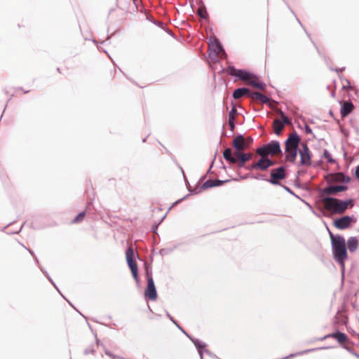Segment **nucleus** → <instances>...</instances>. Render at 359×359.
Returning a JSON list of instances; mask_svg holds the SVG:
<instances>
[{
    "mask_svg": "<svg viewBox=\"0 0 359 359\" xmlns=\"http://www.w3.org/2000/svg\"><path fill=\"white\" fill-rule=\"evenodd\" d=\"M333 259L339 264L341 272V280H344L345 273V262L348 259V252L345 238H337L331 245Z\"/></svg>",
    "mask_w": 359,
    "mask_h": 359,
    "instance_id": "f257e3e1",
    "label": "nucleus"
},
{
    "mask_svg": "<svg viewBox=\"0 0 359 359\" xmlns=\"http://www.w3.org/2000/svg\"><path fill=\"white\" fill-rule=\"evenodd\" d=\"M224 158L229 163L234 164L237 162L238 158V168H245V163L250 161L252 155L251 153H243L242 151H235V155L233 154V151L230 147L226 148L223 151Z\"/></svg>",
    "mask_w": 359,
    "mask_h": 359,
    "instance_id": "f03ea898",
    "label": "nucleus"
},
{
    "mask_svg": "<svg viewBox=\"0 0 359 359\" xmlns=\"http://www.w3.org/2000/svg\"><path fill=\"white\" fill-rule=\"evenodd\" d=\"M348 189V186L345 184H328L325 187L320 189L318 191V194L321 201L325 204L326 197H333L332 196L337 195L339 192L346 191Z\"/></svg>",
    "mask_w": 359,
    "mask_h": 359,
    "instance_id": "7ed1b4c3",
    "label": "nucleus"
},
{
    "mask_svg": "<svg viewBox=\"0 0 359 359\" xmlns=\"http://www.w3.org/2000/svg\"><path fill=\"white\" fill-rule=\"evenodd\" d=\"M222 53L226 55L225 50L216 36H210L208 44V57L212 61H217L218 55Z\"/></svg>",
    "mask_w": 359,
    "mask_h": 359,
    "instance_id": "20e7f679",
    "label": "nucleus"
},
{
    "mask_svg": "<svg viewBox=\"0 0 359 359\" xmlns=\"http://www.w3.org/2000/svg\"><path fill=\"white\" fill-rule=\"evenodd\" d=\"M326 203L325 208L334 213L342 214L348 208L344 200H341L335 197H326Z\"/></svg>",
    "mask_w": 359,
    "mask_h": 359,
    "instance_id": "39448f33",
    "label": "nucleus"
},
{
    "mask_svg": "<svg viewBox=\"0 0 359 359\" xmlns=\"http://www.w3.org/2000/svg\"><path fill=\"white\" fill-rule=\"evenodd\" d=\"M127 264L131 271L137 285H140V280L138 273V266L135 257V252L133 248H128L126 250Z\"/></svg>",
    "mask_w": 359,
    "mask_h": 359,
    "instance_id": "423d86ee",
    "label": "nucleus"
},
{
    "mask_svg": "<svg viewBox=\"0 0 359 359\" xmlns=\"http://www.w3.org/2000/svg\"><path fill=\"white\" fill-rule=\"evenodd\" d=\"M226 72L229 75L235 77L236 80H241L245 81L248 79L252 78H255L257 79H259V76L253 74L252 72L244 69H236L233 65H229L226 68Z\"/></svg>",
    "mask_w": 359,
    "mask_h": 359,
    "instance_id": "0eeeda50",
    "label": "nucleus"
},
{
    "mask_svg": "<svg viewBox=\"0 0 359 359\" xmlns=\"http://www.w3.org/2000/svg\"><path fill=\"white\" fill-rule=\"evenodd\" d=\"M252 142L253 138L251 136L245 137L243 134H238L233 138L232 147L235 151H243L249 149Z\"/></svg>",
    "mask_w": 359,
    "mask_h": 359,
    "instance_id": "6e6552de",
    "label": "nucleus"
},
{
    "mask_svg": "<svg viewBox=\"0 0 359 359\" xmlns=\"http://www.w3.org/2000/svg\"><path fill=\"white\" fill-rule=\"evenodd\" d=\"M301 140V136L296 131H294L285 140V151H299L301 149L299 145L302 143Z\"/></svg>",
    "mask_w": 359,
    "mask_h": 359,
    "instance_id": "1a4fd4ad",
    "label": "nucleus"
},
{
    "mask_svg": "<svg viewBox=\"0 0 359 359\" xmlns=\"http://www.w3.org/2000/svg\"><path fill=\"white\" fill-rule=\"evenodd\" d=\"M301 149L299 150L300 161L297 165L300 166H311L312 165V154L309 149V147L306 142L301 144Z\"/></svg>",
    "mask_w": 359,
    "mask_h": 359,
    "instance_id": "9d476101",
    "label": "nucleus"
},
{
    "mask_svg": "<svg viewBox=\"0 0 359 359\" xmlns=\"http://www.w3.org/2000/svg\"><path fill=\"white\" fill-rule=\"evenodd\" d=\"M286 168L287 165H280L277 168L271 170L270 173L271 177L270 179L267 180V182L273 185L281 186L283 184H281L279 181L286 178Z\"/></svg>",
    "mask_w": 359,
    "mask_h": 359,
    "instance_id": "9b49d317",
    "label": "nucleus"
},
{
    "mask_svg": "<svg viewBox=\"0 0 359 359\" xmlns=\"http://www.w3.org/2000/svg\"><path fill=\"white\" fill-rule=\"evenodd\" d=\"M357 221L354 215H344L334 220V226L339 229L344 230L351 226L352 224Z\"/></svg>",
    "mask_w": 359,
    "mask_h": 359,
    "instance_id": "f8f14e48",
    "label": "nucleus"
},
{
    "mask_svg": "<svg viewBox=\"0 0 359 359\" xmlns=\"http://www.w3.org/2000/svg\"><path fill=\"white\" fill-rule=\"evenodd\" d=\"M144 297L150 301H154L158 297V294L153 278L147 279V287L144 291Z\"/></svg>",
    "mask_w": 359,
    "mask_h": 359,
    "instance_id": "ddd939ff",
    "label": "nucleus"
},
{
    "mask_svg": "<svg viewBox=\"0 0 359 359\" xmlns=\"http://www.w3.org/2000/svg\"><path fill=\"white\" fill-rule=\"evenodd\" d=\"M252 93L249 88L241 87L235 89L232 95L234 99L237 100L244 96L252 97Z\"/></svg>",
    "mask_w": 359,
    "mask_h": 359,
    "instance_id": "4468645a",
    "label": "nucleus"
},
{
    "mask_svg": "<svg viewBox=\"0 0 359 359\" xmlns=\"http://www.w3.org/2000/svg\"><path fill=\"white\" fill-rule=\"evenodd\" d=\"M266 147L270 156H273L276 154H283L280 144L278 140H271L266 144Z\"/></svg>",
    "mask_w": 359,
    "mask_h": 359,
    "instance_id": "2eb2a0df",
    "label": "nucleus"
},
{
    "mask_svg": "<svg viewBox=\"0 0 359 359\" xmlns=\"http://www.w3.org/2000/svg\"><path fill=\"white\" fill-rule=\"evenodd\" d=\"M229 182V180H211L209 179L206 180L203 184L201 185L202 189H208L210 188L220 187L223 184H224L226 182Z\"/></svg>",
    "mask_w": 359,
    "mask_h": 359,
    "instance_id": "dca6fc26",
    "label": "nucleus"
},
{
    "mask_svg": "<svg viewBox=\"0 0 359 359\" xmlns=\"http://www.w3.org/2000/svg\"><path fill=\"white\" fill-rule=\"evenodd\" d=\"M276 162L268 158V157H261L259 160L257 161V165L259 170H266L270 167L274 165Z\"/></svg>",
    "mask_w": 359,
    "mask_h": 359,
    "instance_id": "f3484780",
    "label": "nucleus"
},
{
    "mask_svg": "<svg viewBox=\"0 0 359 359\" xmlns=\"http://www.w3.org/2000/svg\"><path fill=\"white\" fill-rule=\"evenodd\" d=\"M354 109L353 104L351 101H345L341 106L340 114L344 118L351 114Z\"/></svg>",
    "mask_w": 359,
    "mask_h": 359,
    "instance_id": "a211bd4d",
    "label": "nucleus"
},
{
    "mask_svg": "<svg viewBox=\"0 0 359 359\" xmlns=\"http://www.w3.org/2000/svg\"><path fill=\"white\" fill-rule=\"evenodd\" d=\"M330 336L331 338L337 340L341 346L344 345V342L348 341V337L347 335L339 330H336L335 332L330 333Z\"/></svg>",
    "mask_w": 359,
    "mask_h": 359,
    "instance_id": "6ab92c4d",
    "label": "nucleus"
},
{
    "mask_svg": "<svg viewBox=\"0 0 359 359\" xmlns=\"http://www.w3.org/2000/svg\"><path fill=\"white\" fill-rule=\"evenodd\" d=\"M346 245V248L348 249V250L351 252H353L358 248V241L355 236H351L348 239Z\"/></svg>",
    "mask_w": 359,
    "mask_h": 359,
    "instance_id": "aec40b11",
    "label": "nucleus"
},
{
    "mask_svg": "<svg viewBox=\"0 0 359 359\" xmlns=\"http://www.w3.org/2000/svg\"><path fill=\"white\" fill-rule=\"evenodd\" d=\"M193 344L196 346L201 359H203V350L206 347V344L198 339L193 340Z\"/></svg>",
    "mask_w": 359,
    "mask_h": 359,
    "instance_id": "412c9836",
    "label": "nucleus"
},
{
    "mask_svg": "<svg viewBox=\"0 0 359 359\" xmlns=\"http://www.w3.org/2000/svg\"><path fill=\"white\" fill-rule=\"evenodd\" d=\"M285 126L280 123V119H275L273 122V129L274 133L277 136H280L282 134V132L284 129Z\"/></svg>",
    "mask_w": 359,
    "mask_h": 359,
    "instance_id": "4be33fe9",
    "label": "nucleus"
},
{
    "mask_svg": "<svg viewBox=\"0 0 359 359\" xmlns=\"http://www.w3.org/2000/svg\"><path fill=\"white\" fill-rule=\"evenodd\" d=\"M153 257H151L150 262H148L147 261H144V269L145 272V276L146 279L147 278H153L152 276V263Z\"/></svg>",
    "mask_w": 359,
    "mask_h": 359,
    "instance_id": "5701e85b",
    "label": "nucleus"
},
{
    "mask_svg": "<svg viewBox=\"0 0 359 359\" xmlns=\"http://www.w3.org/2000/svg\"><path fill=\"white\" fill-rule=\"evenodd\" d=\"M285 159L287 162L294 163L296 162L297 154H299V151H285Z\"/></svg>",
    "mask_w": 359,
    "mask_h": 359,
    "instance_id": "b1692460",
    "label": "nucleus"
},
{
    "mask_svg": "<svg viewBox=\"0 0 359 359\" xmlns=\"http://www.w3.org/2000/svg\"><path fill=\"white\" fill-rule=\"evenodd\" d=\"M200 1L201 5L197 10L196 13L201 19L208 20V13L207 12L206 7L201 0Z\"/></svg>",
    "mask_w": 359,
    "mask_h": 359,
    "instance_id": "393cba45",
    "label": "nucleus"
},
{
    "mask_svg": "<svg viewBox=\"0 0 359 359\" xmlns=\"http://www.w3.org/2000/svg\"><path fill=\"white\" fill-rule=\"evenodd\" d=\"M91 203L92 202H88L87 203V205L86 207V209L83 210V211H81V212H79L75 217L74 219L72 220V223H79L81 222H82L86 216V212L87 211V210L88 209V208L91 205Z\"/></svg>",
    "mask_w": 359,
    "mask_h": 359,
    "instance_id": "a878e982",
    "label": "nucleus"
},
{
    "mask_svg": "<svg viewBox=\"0 0 359 359\" xmlns=\"http://www.w3.org/2000/svg\"><path fill=\"white\" fill-rule=\"evenodd\" d=\"M252 97L260 100L264 104L267 103L270 100L268 96L264 95L259 92H253L252 94Z\"/></svg>",
    "mask_w": 359,
    "mask_h": 359,
    "instance_id": "bb28decb",
    "label": "nucleus"
},
{
    "mask_svg": "<svg viewBox=\"0 0 359 359\" xmlns=\"http://www.w3.org/2000/svg\"><path fill=\"white\" fill-rule=\"evenodd\" d=\"M278 114L281 117L280 123L285 126V125H290L292 123L291 120L285 115L284 111L281 109L278 110Z\"/></svg>",
    "mask_w": 359,
    "mask_h": 359,
    "instance_id": "cd10ccee",
    "label": "nucleus"
},
{
    "mask_svg": "<svg viewBox=\"0 0 359 359\" xmlns=\"http://www.w3.org/2000/svg\"><path fill=\"white\" fill-rule=\"evenodd\" d=\"M256 152L261 156V157H264L266 155H269V150L266 147V144L258 147L256 149Z\"/></svg>",
    "mask_w": 359,
    "mask_h": 359,
    "instance_id": "c85d7f7f",
    "label": "nucleus"
},
{
    "mask_svg": "<svg viewBox=\"0 0 359 359\" xmlns=\"http://www.w3.org/2000/svg\"><path fill=\"white\" fill-rule=\"evenodd\" d=\"M337 175L338 176H341V184H345L346 185V184L349 183L351 180V178L346 175L345 173H344L343 172H337Z\"/></svg>",
    "mask_w": 359,
    "mask_h": 359,
    "instance_id": "c756f323",
    "label": "nucleus"
},
{
    "mask_svg": "<svg viewBox=\"0 0 359 359\" xmlns=\"http://www.w3.org/2000/svg\"><path fill=\"white\" fill-rule=\"evenodd\" d=\"M201 182V181L200 180L194 189H191V188L188 187V190H189L190 194H197L201 193V191L205 190V189H201V186H200Z\"/></svg>",
    "mask_w": 359,
    "mask_h": 359,
    "instance_id": "7c9ffc66",
    "label": "nucleus"
},
{
    "mask_svg": "<svg viewBox=\"0 0 359 359\" xmlns=\"http://www.w3.org/2000/svg\"><path fill=\"white\" fill-rule=\"evenodd\" d=\"M323 156L327 159V161L330 163H336V160L332 157L331 154L327 149H324Z\"/></svg>",
    "mask_w": 359,
    "mask_h": 359,
    "instance_id": "2f4dec72",
    "label": "nucleus"
},
{
    "mask_svg": "<svg viewBox=\"0 0 359 359\" xmlns=\"http://www.w3.org/2000/svg\"><path fill=\"white\" fill-rule=\"evenodd\" d=\"M166 316L182 333H185V330L183 329V327L177 323L176 320L173 318V317L171 316V315L168 311H166Z\"/></svg>",
    "mask_w": 359,
    "mask_h": 359,
    "instance_id": "473e14b6",
    "label": "nucleus"
},
{
    "mask_svg": "<svg viewBox=\"0 0 359 359\" xmlns=\"http://www.w3.org/2000/svg\"><path fill=\"white\" fill-rule=\"evenodd\" d=\"M281 187H283L287 193H289L290 194H291L292 196H294L295 198L302 201L303 202L306 203L304 201V200L302 199L298 195H297L290 187H288L286 185H284V184H282L280 186Z\"/></svg>",
    "mask_w": 359,
    "mask_h": 359,
    "instance_id": "72a5a7b5",
    "label": "nucleus"
},
{
    "mask_svg": "<svg viewBox=\"0 0 359 359\" xmlns=\"http://www.w3.org/2000/svg\"><path fill=\"white\" fill-rule=\"evenodd\" d=\"M287 7L289 8V10L290 11V12L292 13V15H294L297 22L300 25V26L304 29V32L306 33L308 37H310V34L309 33H307L306 29L304 28V27L303 26L302 23L301 22L300 20L297 18V16L296 15L294 11H293L292 8H290V6L287 4Z\"/></svg>",
    "mask_w": 359,
    "mask_h": 359,
    "instance_id": "f704fd0d",
    "label": "nucleus"
},
{
    "mask_svg": "<svg viewBox=\"0 0 359 359\" xmlns=\"http://www.w3.org/2000/svg\"><path fill=\"white\" fill-rule=\"evenodd\" d=\"M95 344H92L88 347H87L83 351L84 355L95 354Z\"/></svg>",
    "mask_w": 359,
    "mask_h": 359,
    "instance_id": "c9c22d12",
    "label": "nucleus"
},
{
    "mask_svg": "<svg viewBox=\"0 0 359 359\" xmlns=\"http://www.w3.org/2000/svg\"><path fill=\"white\" fill-rule=\"evenodd\" d=\"M340 79L342 82H345L347 84L346 86L343 85L342 89H344V90L346 89L348 90H353V87H352L348 79H347L346 78H340Z\"/></svg>",
    "mask_w": 359,
    "mask_h": 359,
    "instance_id": "e433bc0d",
    "label": "nucleus"
},
{
    "mask_svg": "<svg viewBox=\"0 0 359 359\" xmlns=\"http://www.w3.org/2000/svg\"><path fill=\"white\" fill-rule=\"evenodd\" d=\"M342 348L346 349L348 352L355 356L356 358H359V354H358L353 348H350L349 346L346 345L342 346Z\"/></svg>",
    "mask_w": 359,
    "mask_h": 359,
    "instance_id": "4c0bfd02",
    "label": "nucleus"
},
{
    "mask_svg": "<svg viewBox=\"0 0 359 359\" xmlns=\"http://www.w3.org/2000/svg\"><path fill=\"white\" fill-rule=\"evenodd\" d=\"M215 157L213 158V160L211 162V165L209 168V169L208 170L207 172L205 175H203L201 177V181H203L208 175L210 174L212 172V168L213 167V164H214V162H215Z\"/></svg>",
    "mask_w": 359,
    "mask_h": 359,
    "instance_id": "58836bf2",
    "label": "nucleus"
},
{
    "mask_svg": "<svg viewBox=\"0 0 359 359\" xmlns=\"http://www.w3.org/2000/svg\"><path fill=\"white\" fill-rule=\"evenodd\" d=\"M228 124L229 126V128H230L231 131L233 132L235 127H236L235 119L234 118L231 119V118H228Z\"/></svg>",
    "mask_w": 359,
    "mask_h": 359,
    "instance_id": "ea45409f",
    "label": "nucleus"
},
{
    "mask_svg": "<svg viewBox=\"0 0 359 359\" xmlns=\"http://www.w3.org/2000/svg\"><path fill=\"white\" fill-rule=\"evenodd\" d=\"M328 231H329V235H330V237L331 239V245L333 244V241L336 240L337 238H344V237L341 235H339V234L334 235L329 229H328Z\"/></svg>",
    "mask_w": 359,
    "mask_h": 359,
    "instance_id": "a19ab883",
    "label": "nucleus"
},
{
    "mask_svg": "<svg viewBox=\"0 0 359 359\" xmlns=\"http://www.w3.org/2000/svg\"><path fill=\"white\" fill-rule=\"evenodd\" d=\"M237 113L236 108L234 105H233L231 109L229 112V118H231L235 119V114Z\"/></svg>",
    "mask_w": 359,
    "mask_h": 359,
    "instance_id": "79ce46f5",
    "label": "nucleus"
},
{
    "mask_svg": "<svg viewBox=\"0 0 359 359\" xmlns=\"http://www.w3.org/2000/svg\"><path fill=\"white\" fill-rule=\"evenodd\" d=\"M104 353H105L107 355H108L109 357H110V358H113V359L118 358H121V357H118V355H115V354L112 353L111 351H109L108 349H107V348H104Z\"/></svg>",
    "mask_w": 359,
    "mask_h": 359,
    "instance_id": "37998d69",
    "label": "nucleus"
},
{
    "mask_svg": "<svg viewBox=\"0 0 359 359\" xmlns=\"http://www.w3.org/2000/svg\"><path fill=\"white\" fill-rule=\"evenodd\" d=\"M266 85L265 83L262 81H257V84L255 88L259 90H264L266 88Z\"/></svg>",
    "mask_w": 359,
    "mask_h": 359,
    "instance_id": "c03bdc74",
    "label": "nucleus"
},
{
    "mask_svg": "<svg viewBox=\"0 0 359 359\" xmlns=\"http://www.w3.org/2000/svg\"><path fill=\"white\" fill-rule=\"evenodd\" d=\"M344 201H345V202L346 203V205L349 208H353L354 206V205H355L354 200L353 198H348V199H346V200H344Z\"/></svg>",
    "mask_w": 359,
    "mask_h": 359,
    "instance_id": "a18cd8bd",
    "label": "nucleus"
},
{
    "mask_svg": "<svg viewBox=\"0 0 359 359\" xmlns=\"http://www.w3.org/2000/svg\"><path fill=\"white\" fill-rule=\"evenodd\" d=\"M245 168L248 170H259V167H258V165H257V162L255 163H253L250 165H248V166H245Z\"/></svg>",
    "mask_w": 359,
    "mask_h": 359,
    "instance_id": "49530a36",
    "label": "nucleus"
},
{
    "mask_svg": "<svg viewBox=\"0 0 359 359\" xmlns=\"http://www.w3.org/2000/svg\"><path fill=\"white\" fill-rule=\"evenodd\" d=\"M255 180H264V181H266L267 182V180L266 177H265V175H262V174H257L256 175H254L252 177Z\"/></svg>",
    "mask_w": 359,
    "mask_h": 359,
    "instance_id": "de8ad7c7",
    "label": "nucleus"
},
{
    "mask_svg": "<svg viewBox=\"0 0 359 359\" xmlns=\"http://www.w3.org/2000/svg\"><path fill=\"white\" fill-rule=\"evenodd\" d=\"M257 81H256V80H252L250 79L245 81V82L248 85H249L250 86L254 87V88H255V86H256Z\"/></svg>",
    "mask_w": 359,
    "mask_h": 359,
    "instance_id": "09e8293b",
    "label": "nucleus"
},
{
    "mask_svg": "<svg viewBox=\"0 0 359 359\" xmlns=\"http://www.w3.org/2000/svg\"><path fill=\"white\" fill-rule=\"evenodd\" d=\"M304 130L306 134L313 135L311 128L306 123L304 125ZM314 137V135H313Z\"/></svg>",
    "mask_w": 359,
    "mask_h": 359,
    "instance_id": "8fccbe9b",
    "label": "nucleus"
},
{
    "mask_svg": "<svg viewBox=\"0 0 359 359\" xmlns=\"http://www.w3.org/2000/svg\"><path fill=\"white\" fill-rule=\"evenodd\" d=\"M331 175L332 176V178L331 179V182H341V176H338L337 173L334 175V174H331Z\"/></svg>",
    "mask_w": 359,
    "mask_h": 359,
    "instance_id": "3c124183",
    "label": "nucleus"
},
{
    "mask_svg": "<svg viewBox=\"0 0 359 359\" xmlns=\"http://www.w3.org/2000/svg\"><path fill=\"white\" fill-rule=\"evenodd\" d=\"M172 250H169L168 248H163L159 251L160 255L162 256L168 255L169 252H170Z\"/></svg>",
    "mask_w": 359,
    "mask_h": 359,
    "instance_id": "603ef678",
    "label": "nucleus"
},
{
    "mask_svg": "<svg viewBox=\"0 0 359 359\" xmlns=\"http://www.w3.org/2000/svg\"><path fill=\"white\" fill-rule=\"evenodd\" d=\"M88 325L89 327V328L90 329L91 332L93 333V334L95 335V339H96V345H99L100 344V340L97 339V333L96 332H94L92 327H91V325H90V323H88Z\"/></svg>",
    "mask_w": 359,
    "mask_h": 359,
    "instance_id": "864d4df0",
    "label": "nucleus"
},
{
    "mask_svg": "<svg viewBox=\"0 0 359 359\" xmlns=\"http://www.w3.org/2000/svg\"><path fill=\"white\" fill-rule=\"evenodd\" d=\"M159 226V223H157L156 224H154L152 225L151 226V231L155 233V234H158L157 233V230H158V227Z\"/></svg>",
    "mask_w": 359,
    "mask_h": 359,
    "instance_id": "5fc2aeb1",
    "label": "nucleus"
},
{
    "mask_svg": "<svg viewBox=\"0 0 359 359\" xmlns=\"http://www.w3.org/2000/svg\"><path fill=\"white\" fill-rule=\"evenodd\" d=\"M354 176L357 180H359V165L355 167Z\"/></svg>",
    "mask_w": 359,
    "mask_h": 359,
    "instance_id": "6e6d98bb",
    "label": "nucleus"
},
{
    "mask_svg": "<svg viewBox=\"0 0 359 359\" xmlns=\"http://www.w3.org/2000/svg\"><path fill=\"white\" fill-rule=\"evenodd\" d=\"M330 70L331 71H334L337 73L339 72H342L345 70V67H341V68H330Z\"/></svg>",
    "mask_w": 359,
    "mask_h": 359,
    "instance_id": "4d7b16f0",
    "label": "nucleus"
},
{
    "mask_svg": "<svg viewBox=\"0 0 359 359\" xmlns=\"http://www.w3.org/2000/svg\"><path fill=\"white\" fill-rule=\"evenodd\" d=\"M47 279L51 283V284L55 287V289L60 293L57 286L55 285L50 276L48 277Z\"/></svg>",
    "mask_w": 359,
    "mask_h": 359,
    "instance_id": "13d9d810",
    "label": "nucleus"
},
{
    "mask_svg": "<svg viewBox=\"0 0 359 359\" xmlns=\"http://www.w3.org/2000/svg\"><path fill=\"white\" fill-rule=\"evenodd\" d=\"M22 246H23L25 248H26V250L30 253V255L34 257H35V254L34 252V251L29 248H26L24 245L21 244Z\"/></svg>",
    "mask_w": 359,
    "mask_h": 359,
    "instance_id": "bf43d9fd",
    "label": "nucleus"
},
{
    "mask_svg": "<svg viewBox=\"0 0 359 359\" xmlns=\"http://www.w3.org/2000/svg\"><path fill=\"white\" fill-rule=\"evenodd\" d=\"M327 338H331V337L330 336V334H326V335H325V336H323L322 337L318 338L317 340H318V341H323V340H325V339H326Z\"/></svg>",
    "mask_w": 359,
    "mask_h": 359,
    "instance_id": "052dcab7",
    "label": "nucleus"
},
{
    "mask_svg": "<svg viewBox=\"0 0 359 359\" xmlns=\"http://www.w3.org/2000/svg\"><path fill=\"white\" fill-rule=\"evenodd\" d=\"M39 268H40L41 272L45 275V276L46 278L50 276L49 274L48 273L47 271H46L43 267L39 266Z\"/></svg>",
    "mask_w": 359,
    "mask_h": 359,
    "instance_id": "680f3d73",
    "label": "nucleus"
},
{
    "mask_svg": "<svg viewBox=\"0 0 359 359\" xmlns=\"http://www.w3.org/2000/svg\"><path fill=\"white\" fill-rule=\"evenodd\" d=\"M294 186L298 188L301 187V184L299 182V176L298 175L297 176L296 180L294 182Z\"/></svg>",
    "mask_w": 359,
    "mask_h": 359,
    "instance_id": "e2e57ef3",
    "label": "nucleus"
},
{
    "mask_svg": "<svg viewBox=\"0 0 359 359\" xmlns=\"http://www.w3.org/2000/svg\"><path fill=\"white\" fill-rule=\"evenodd\" d=\"M187 337H188L192 342H193V340L196 339V338H194L192 336H191L189 334H188L186 331H185V333H183Z\"/></svg>",
    "mask_w": 359,
    "mask_h": 359,
    "instance_id": "0e129e2a",
    "label": "nucleus"
},
{
    "mask_svg": "<svg viewBox=\"0 0 359 359\" xmlns=\"http://www.w3.org/2000/svg\"><path fill=\"white\" fill-rule=\"evenodd\" d=\"M187 337H188L192 342H193V340L196 339V338H194L192 336H191L189 334H188L186 331H185V333H183Z\"/></svg>",
    "mask_w": 359,
    "mask_h": 359,
    "instance_id": "69168bd1",
    "label": "nucleus"
},
{
    "mask_svg": "<svg viewBox=\"0 0 359 359\" xmlns=\"http://www.w3.org/2000/svg\"><path fill=\"white\" fill-rule=\"evenodd\" d=\"M188 196H189V194H187V196H185L184 197H183V198H182L179 199V200H177V201H175V202L174 203V205H175V204H177V203H178L181 202V201H182L183 200H184L185 198H187Z\"/></svg>",
    "mask_w": 359,
    "mask_h": 359,
    "instance_id": "338daca9",
    "label": "nucleus"
},
{
    "mask_svg": "<svg viewBox=\"0 0 359 359\" xmlns=\"http://www.w3.org/2000/svg\"><path fill=\"white\" fill-rule=\"evenodd\" d=\"M25 223H26V222H25L22 224V226H21V227L20 228V229H19V230L15 231L13 232L12 233H20V232L21 231V230H22V227L25 226Z\"/></svg>",
    "mask_w": 359,
    "mask_h": 359,
    "instance_id": "774afa93",
    "label": "nucleus"
}]
</instances>
